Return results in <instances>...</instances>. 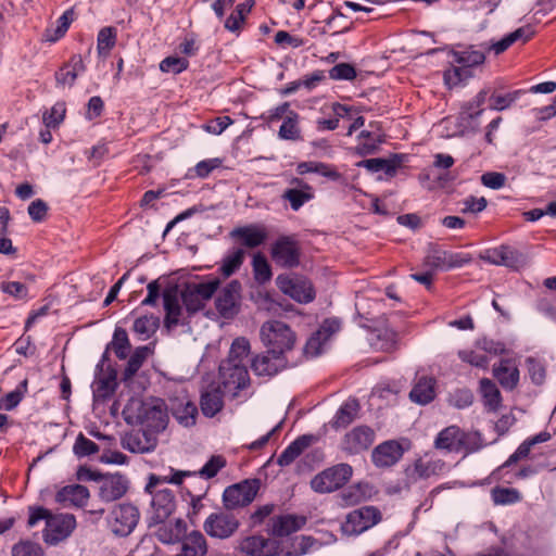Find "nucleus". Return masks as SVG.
I'll return each mask as SVG.
<instances>
[{
	"label": "nucleus",
	"mask_w": 556,
	"mask_h": 556,
	"mask_svg": "<svg viewBox=\"0 0 556 556\" xmlns=\"http://www.w3.org/2000/svg\"><path fill=\"white\" fill-rule=\"evenodd\" d=\"M170 475L159 476L151 475L149 478V482L146 485V491L152 494V509L153 514L151 519L154 523H163L175 510V496L173 492L168 489H162L154 491V489L162 483H174L180 484L185 477H190L197 475V472L192 471H181L169 469Z\"/></svg>",
	"instance_id": "obj_1"
},
{
	"label": "nucleus",
	"mask_w": 556,
	"mask_h": 556,
	"mask_svg": "<svg viewBox=\"0 0 556 556\" xmlns=\"http://www.w3.org/2000/svg\"><path fill=\"white\" fill-rule=\"evenodd\" d=\"M260 336L265 346L283 355L293 350L296 341L295 333L292 329L280 320L264 323L261 327Z\"/></svg>",
	"instance_id": "obj_2"
},
{
	"label": "nucleus",
	"mask_w": 556,
	"mask_h": 556,
	"mask_svg": "<svg viewBox=\"0 0 556 556\" xmlns=\"http://www.w3.org/2000/svg\"><path fill=\"white\" fill-rule=\"evenodd\" d=\"M220 286L218 277H211L200 282L187 283L181 291V302L189 314L201 311L205 303L213 298Z\"/></svg>",
	"instance_id": "obj_3"
},
{
	"label": "nucleus",
	"mask_w": 556,
	"mask_h": 556,
	"mask_svg": "<svg viewBox=\"0 0 556 556\" xmlns=\"http://www.w3.org/2000/svg\"><path fill=\"white\" fill-rule=\"evenodd\" d=\"M352 475V466L345 463H340L317 473L311 480V488L320 494L331 493L341 489L346 482H349Z\"/></svg>",
	"instance_id": "obj_4"
},
{
	"label": "nucleus",
	"mask_w": 556,
	"mask_h": 556,
	"mask_svg": "<svg viewBox=\"0 0 556 556\" xmlns=\"http://www.w3.org/2000/svg\"><path fill=\"white\" fill-rule=\"evenodd\" d=\"M485 55L481 50L468 49L456 53L457 66L444 72V80L448 86H456L471 76V67L484 63Z\"/></svg>",
	"instance_id": "obj_5"
},
{
	"label": "nucleus",
	"mask_w": 556,
	"mask_h": 556,
	"mask_svg": "<svg viewBox=\"0 0 556 556\" xmlns=\"http://www.w3.org/2000/svg\"><path fill=\"white\" fill-rule=\"evenodd\" d=\"M382 516L375 506H363L350 511L341 526L343 534L358 535L380 522Z\"/></svg>",
	"instance_id": "obj_6"
},
{
	"label": "nucleus",
	"mask_w": 556,
	"mask_h": 556,
	"mask_svg": "<svg viewBox=\"0 0 556 556\" xmlns=\"http://www.w3.org/2000/svg\"><path fill=\"white\" fill-rule=\"evenodd\" d=\"M260 485L258 479H247L229 485L223 493L225 508L231 510L250 505L256 497Z\"/></svg>",
	"instance_id": "obj_7"
},
{
	"label": "nucleus",
	"mask_w": 556,
	"mask_h": 556,
	"mask_svg": "<svg viewBox=\"0 0 556 556\" xmlns=\"http://www.w3.org/2000/svg\"><path fill=\"white\" fill-rule=\"evenodd\" d=\"M279 290L299 303H309L315 299V290L309 280L296 275H279L276 279Z\"/></svg>",
	"instance_id": "obj_8"
},
{
	"label": "nucleus",
	"mask_w": 556,
	"mask_h": 556,
	"mask_svg": "<svg viewBox=\"0 0 556 556\" xmlns=\"http://www.w3.org/2000/svg\"><path fill=\"white\" fill-rule=\"evenodd\" d=\"M273 261L280 267L293 268L300 264L301 248L292 236H281L271 245Z\"/></svg>",
	"instance_id": "obj_9"
},
{
	"label": "nucleus",
	"mask_w": 556,
	"mask_h": 556,
	"mask_svg": "<svg viewBox=\"0 0 556 556\" xmlns=\"http://www.w3.org/2000/svg\"><path fill=\"white\" fill-rule=\"evenodd\" d=\"M139 517V510L136 506L124 503L113 508L110 514L109 525L114 534L126 536L135 529Z\"/></svg>",
	"instance_id": "obj_10"
},
{
	"label": "nucleus",
	"mask_w": 556,
	"mask_h": 556,
	"mask_svg": "<svg viewBox=\"0 0 556 556\" xmlns=\"http://www.w3.org/2000/svg\"><path fill=\"white\" fill-rule=\"evenodd\" d=\"M238 518L228 511H218L211 514L203 523V529L207 535L215 539L225 540L232 536L239 529Z\"/></svg>",
	"instance_id": "obj_11"
},
{
	"label": "nucleus",
	"mask_w": 556,
	"mask_h": 556,
	"mask_svg": "<svg viewBox=\"0 0 556 556\" xmlns=\"http://www.w3.org/2000/svg\"><path fill=\"white\" fill-rule=\"evenodd\" d=\"M76 527V519L71 514H58L48 518L43 530V541L49 545H56L67 539Z\"/></svg>",
	"instance_id": "obj_12"
},
{
	"label": "nucleus",
	"mask_w": 556,
	"mask_h": 556,
	"mask_svg": "<svg viewBox=\"0 0 556 556\" xmlns=\"http://www.w3.org/2000/svg\"><path fill=\"white\" fill-rule=\"evenodd\" d=\"M241 283L231 280L218 292L215 307L218 314L226 319L233 318L240 309Z\"/></svg>",
	"instance_id": "obj_13"
},
{
	"label": "nucleus",
	"mask_w": 556,
	"mask_h": 556,
	"mask_svg": "<svg viewBox=\"0 0 556 556\" xmlns=\"http://www.w3.org/2000/svg\"><path fill=\"white\" fill-rule=\"evenodd\" d=\"M472 257L468 253L432 249L425 257V265L432 269L450 270L469 264Z\"/></svg>",
	"instance_id": "obj_14"
},
{
	"label": "nucleus",
	"mask_w": 556,
	"mask_h": 556,
	"mask_svg": "<svg viewBox=\"0 0 556 556\" xmlns=\"http://www.w3.org/2000/svg\"><path fill=\"white\" fill-rule=\"evenodd\" d=\"M268 235L267 227L260 223L239 226L229 232L230 238L242 249H255L263 245L267 241Z\"/></svg>",
	"instance_id": "obj_15"
},
{
	"label": "nucleus",
	"mask_w": 556,
	"mask_h": 556,
	"mask_svg": "<svg viewBox=\"0 0 556 556\" xmlns=\"http://www.w3.org/2000/svg\"><path fill=\"white\" fill-rule=\"evenodd\" d=\"M375 442V431L368 426H357L346 432L341 441V448L350 455L368 450Z\"/></svg>",
	"instance_id": "obj_16"
},
{
	"label": "nucleus",
	"mask_w": 556,
	"mask_h": 556,
	"mask_svg": "<svg viewBox=\"0 0 556 556\" xmlns=\"http://www.w3.org/2000/svg\"><path fill=\"white\" fill-rule=\"evenodd\" d=\"M117 388V372L111 367L97 366V374L92 383L94 401L104 402L110 399Z\"/></svg>",
	"instance_id": "obj_17"
},
{
	"label": "nucleus",
	"mask_w": 556,
	"mask_h": 556,
	"mask_svg": "<svg viewBox=\"0 0 556 556\" xmlns=\"http://www.w3.org/2000/svg\"><path fill=\"white\" fill-rule=\"evenodd\" d=\"M286 365L285 355L268 348L265 353L252 359L251 368L257 376L271 377L283 369Z\"/></svg>",
	"instance_id": "obj_18"
},
{
	"label": "nucleus",
	"mask_w": 556,
	"mask_h": 556,
	"mask_svg": "<svg viewBox=\"0 0 556 556\" xmlns=\"http://www.w3.org/2000/svg\"><path fill=\"white\" fill-rule=\"evenodd\" d=\"M128 490V480L123 475L102 476L99 481V497L103 502H114L123 497Z\"/></svg>",
	"instance_id": "obj_19"
},
{
	"label": "nucleus",
	"mask_w": 556,
	"mask_h": 556,
	"mask_svg": "<svg viewBox=\"0 0 556 556\" xmlns=\"http://www.w3.org/2000/svg\"><path fill=\"white\" fill-rule=\"evenodd\" d=\"M219 372L225 389L238 391L244 389L250 381L247 365L222 364Z\"/></svg>",
	"instance_id": "obj_20"
},
{
	"label": "nucleus",
	"mask_w": 556,
	"mask_h": 556,
	"mask_svg": "<svg viewBox=\"0 0 556 556\" xmlns=\"http://www.w3.org/2000/svg\"><path fill=\"white\" fill-rule=\"evenodd\" d=\"M167 405L168 410L181 426L190 427L195 424L198 408L186 396L169 399Z\"/></svg>",
	"instance_id": "obj_21"
},
{
	"label": "nucleus",
	"mask_w": 556,
	"mask_h": 556,
	"mask_svg": "<svg viewBox=\"0 0 556 556\" xmlns=\"http://www.w3.org/2000/svg\"><path fill=\"white\" fill-rule=\"evenodd\" d=\"M290 184L294 187L287 189L281 198L289 201L293 211H299L306 202L314 199V189L300 178H293Z\"/></svg>",
	"instance_id": "obj_22"
},
{
	"label": "nucleus",
	"mask_w": 556,
	"mask_h": 556,
	"mask_svg": "<svg viewBox=\"0 0 556 556\" xmlns=\"http://www.w3.org/2000/svg\"><path fill=\"white\" fill-rule=\"evenodd\" d=\"M89 497V490L81 484L65 485L55 494V501L63 507H84Z\"/></svg>",
	"instance_id": "obj_23"
},
{
	"label": "nucleus",
	"mask_w": 556,
	"mask_h": 556,
	"mask_svg": "<svg viewBox=\"0 0 556 556\" xmlns=\"http://www.w3.org/2000/svg\"><path fill=\"white\" fill-rule=\"evenodd\" d=\"M86 71L83 56L74 54L68 62L63 64L59 71L55 72V81L58 87H73L79 74Z\"/></svg>",
	"instance_id": "obj_24"
},
{
	"label": "nucleus",
	"mask_w": 556,
	"mask_h": 556,
	"mask_svg": "<svg viewBox=\"0 0 556 556\" xmlns=\"http://www.w3.org/2000/svg\"><path fill=\"white\" fill-rule=\"evenodd\" d=\"M403 452V447L399 442L387 441L375 447L371 459L378 467H390L402 457Z\"/></svg>",
	"instance_id": "obj_25"
},
{
	"label": "nucleus",
	"mask_w": 556,
	"mask_h": 556,
	"mask_svg": "<svg viewBox=\"0 0 556 556\" xmlns=\"http://www.w3.org/2000/svg\"><path fill=\"white\" fill-rule=\"evenodd\" d=\"M165 319L164 324L168 329L177 327L179 324H184L185 316L180 305L181 295L178 296L177 291L168 290L163 294Z\"/></svg>",
	"instance_id": "obj_26"
},
{
	"label": "nucleus",
	"mask_w": 556,
	"mask_h": 556,
	"mask_svg": "<svg viewBox=\"0 0 556 556\" xmlns=\"http://www.w3.org/2000/svg\"><path fill=\"white\" fill-rule=\"evenodd\" d=\"M435 379L431 376H417L416 382L409 392L412 402L426 405L435 397Z\"/></svg>",
	"instance_id": "obj_27"
},
{
	"label": "nucleus",
	"mask_w": 556,
	"mask_h": 556,
	"mask_svg": "<svg viewBox=\"0 0 556 556\" xmlns=\"http://www.w3.org/2000/svg\"><path fill=\"white\" fill-rule=\"evenodd\" d=\"M464 431L457 426H450L439 432L435 438L434 446L438 450H444L451 453H459L462 452V443Z\"/></svg>",
	"instance_id": "obj_28"
},
{
	"label": "nucleus",
	"mask_w": 556,
	"mask_h": 556,
	"mask_svg": "<svg viewBox=\"0 0 556 556\" xmlns=\"http://www.w3.org/2000/svg\"><path fill=\"white\" fill-rule=\"evenodd\" d=\"M306 522L305 517L281 515L271 519L270 532L275 536H287L299 531Z\"/></svg>",
	"instance_id": "obj_29"
},
{
	"label": "nucleus",
	"mask_w": 556,
	"mask_h": 556,
	"mask_svg": "<svg viewBox=\"0 0 556 556\" xmlns=\"http://www.w3.org/2000/svg\"><path fill=\"white\" fill-rule=\"evenodd\" d=\"M317 438L313 434H303L289 444L278 457V465L289 466L292 464L307 447L314 444Z\"/></svg>",
	"instance_id": "obj_30"
},
{
	"label": "nucleus",
	"mask_w": 556,
	"mask_h": 556,
	"mask_svg": "<svg viewBox=\"0 0 556 556\" xmlns=\"http://www.w3.org/2000/svg\"><path fill=\"white\" fill-rule=\"evenodd\" d=\"M168 405L157 403L143 410L142 421L152 431L160 432L166 428L168 421Z\"/></svg>",
	"instance_id": "obj_31"
},
{
	"label": "nucleus",
	"mask_w": 556,
	"mask_h": 556,
	"mask_svg": "<svg viewBox=\"0 0 556 556\" xmlns=\"http://www.w3.org/2000/svg\"><path fill=\"white\" fill-rule=\"evenodd\" d=\"M493 375L506 390H513L519 381V369L511 359H502L493 367Z\"/></svg>",
	"instance_id": "obj_32"
},
{
	"label": "nucleus",
	"mask_w": 556,
	"mask_h": 556,
	"mask_svg": "<svg viewBox=\"0 0 556 556\" xmlns=\"http://www.w3.org/2000/svg\"><path fill=\"white\" fill-rule=\"evenodd\" d=\"M240 549L249 556H271L274 543L263 536L253 535L241 541Z\"/></svg>",
	"instance_id": "obj_33"
},
{
	"label": "nucleus",
	"mask_w": 556,
	"mask_h": 556,
	"mask_svg": "<svg viewBox=\"0 0 556 556\" xmlns=\"http://www.w3.org/2000/svg\"><path fill=\"white\" fill-rule=\"evenodd\" d=\"M200 406L206 417H213L220 412L224 406L220 387H211L202 392Z\"/></svg>",
	"instance_id": "obj_34"
},
{
	"label": "nucleus",
	"mask_w": 556,
	"mask_h": 556,
	"mask_svg": "<svg viewBox=\"0 0 556 556\" xmlns=\"http://www.w3.org/2000/svg\"><path fill=\"white\" fill-rule=\"evenodd\" d=\"M207 544L204 535L199 531H192L181 543L180 553L176 556H205Z\"/></svg>",
	"instance_id": "obj_35"
},
{
	"label": "nucleus",
	"mask_w": 556,
	"mask_h": 556,
	"mask_svg": "<svg viewBox=\"0 0 556 556\" xmlns=\"http://www.w3.org/2000/svg\"><path fill=\"white\" fill-rule=\"evenodd\" d=\"M359 412V403L356 399L346 400L338 409L331 427L334 429L345 428L355 420Z\"/></svg>",
	"instance_id": "obj_36"
},
{
	"label": "nucleus",
	"mask_w": 556,
	"mask_h": 556,
	"mask_svg": "<svg viewBox=\"0 0 556 556\" xmlns=\"http://www.w3.org/2000/svg\"><path fill=\"white\" fill-rule=\"evenodd\" d=\"M187 532V525L182 519H176L174 522L162 523L156 531L157 539L166 544L180 541Z\"/></svg>",
	"instance_id": "obj_37"
},
{
	"label": "nucleus",
	"mask_w": 556,
	"mask_h": 556,
	"mask_svg": "<svg viewBox=\"0 0 556 556\" xmlns=\"http://www.w3.org/2000/svg\"><path fill=\"white\" fill-rule=\"evenodd\" d=\"M489 260L495 265H504L511 268H518L523 264L522 254L505 245L495 249Z\"/></svg>",
	"instance_id": "obj_38"
},
{
	"label": "nucleus",
	"mask_w": 556,
	"mask_h": 556,
	"mask_svg": "<svg viewBox=\"0 0 556 556\" xmlns=\"http://www.w3.org/2000/svg\"><path fill=\"white\" fill-rule=\"evenodd\" d=\"M155 442L146 432L137 431L123 439V447L131 453H147L154 448Z\"/></svg>",
	"instance_id": "obj_39"
},
{
	"label": "nucleus",
	"mask_w": 556,
	"mask_h": 556,
	"mask_svg": "<svg viewBox=\"0 0 556 556\" xmlns=\"http://www.w3.org/2000/svg\"><path fill=\"white\" fill-rule=\"evenodd\" d=\"M296 172L300 175L316 173L331 180H338L341 177L340 173L336 169L334 166L315 161L299 163L296 166Z\"/></svg>",
	"instance_id": "obj_40"
},
{
	"label": "nucleus",
	"mask_w": 556,
	"mask_h": 556,
	"mask_svg": "<svg viewBox=\"0 0 556 556\" xmlns=\"http://www.w3.org/2000/svg\"><path fill=\"white\" fill-rule=\"evenodd\" d=\"M480 392L488 410L495 412L500 408L502 395L498 388L491 379L483 378L480 380Z\"/></svg>",
	"instance_id": "obj_41"
},
{
	"label": "nucleus",
	"mask_w": 556,
	"mask_h": 556,
	"mask_svg": "<svg viewBox=\"0 0 556 556\" xmlns=\"http://www.w3.org/2000/svg\"><path fill=\"white\" fill-rule=\"evenodd\" d=\"M278 136L280 139L299 141L302 140L301 128L299 126V114L295 112H289L283 119Z\"/></svg>",
	"instance_id": "obj_42"
},
{
	"label": "nucleus",
	"mask_w": 556,
	"mask_h": 556,
	"mask_svg": "<svg viewBox=\"0 0 556 556\" xmlns=\"http://www.w3.org/2000/svg\"><path fill=\"white\" fill-rule=\"evenodd\" d=\"M245 258V251L242 248H235L230 250L223 258L222 266L219 268L224 277H230L235 274L243 264Z\"/></svg>",
	"instance_id": "obj_43"
},
{
	"label": "nucleus",
	"mask_w": 556,
	"mask_h": 556,
	"mask_svg": "<svg viewBox=\"0 0 556 556\" xmlns=\"http://www.w3.org/2000/svg\"><path fill=\"white\" fill-rule=\"evenodd\" d=\"M250 353V342L248 339L243 337H239L233 340L229 355L226 362L223 364H230V365H245V358L248 357Z\"/></svg>",
	"instance_id": "obj_44"
},
{
	"label": "nucleus",
	"mask_w": 556,
	"mask_h": 556,
	"mask_svg": "<svg viewBox=\"0 0 556 556\" xmlns=\"http://www.w3.org/2000/svg\"><path fill=\"white\" fill-rule=\"evenodd\" d=\"M381 141L370 131L363 130L357 136V144L353 152L358 156H366L377 152Z\"/></svg>",
	"instance_id": "obj_45"
},
{
	"label": "nucleus",
	"mask_w": 556,
	"mask_h": 556,
	"mask_svg": "<svg viewBox=\"0 0 556 556\" xmlns=\"http://www.w3.org/2000/svg\"><path fill=\"white\" fill-rule=\"evenodd\" d=\"M330 331L326 326H320V328L314 332L307 340L304 346V353L307 356H317L321 353L323 345L329 340Z\"/></svg>",
	"instance_id": "obj_46"
},
{
	"label": "nucleus",
	"mask_w": 556,
	"mask_h": 556,
	"mask_svg": "<svg viewBox=\"0 0 556 556\" xmlns=\"http://www.w3.org/2000/svg\"><path fill=\"white\" fill-rule=\"evenodd\" d=\"M150 349L148 346H139L130 355L127 366L123 372V380L128 381L137 374L143 362L148 358Z\"/></svg>",
	"instance_id": "obj_47"
},
{
	"label": "nucleus",
	"mask_w": 556,
	"mask_h": 556,
	"mask_svg": "<svg viewBox=\"0 0 556 556\" xmlns=\"http://www.w3.org/2000/svg\"><path fill=\"white\" fill-rule=\"evenodd\" d=\"M253 276L257 283L264 285L271 279L273 273L270 265L262 253H255L252 258Z\"/></svg>",
	"instance_id": "obj_48"
},
{
	"label": "nucleus",
	"mask_w": 556,
	"mask_h": 556,
	"mask_svg": "<svg viewBox=\"0 0 556 556\" xmlns=\"http://www.w3.org/2000/svg\"><path fill=\"white\" fill-rule=\"evenodd\" d=\"M109 349H111L119 359H125L128 356L130 342L125 329L119 327L115 329L113 340L111 341Z\"/></svg>",
	"instance_id": "obj_49"
},
{
	"label": "nucleus",
	"mask_w": 556,
	"mask_h": 556,
	"mask_svg": "<svg viewBox=\"0 0 556 556\" xmlns=\"http://www.w3.org/2000/svg\"><path fill=\"white\" fill-rule=\"evenodd\" d=\"M491 497L495 505H510L521 501V494L517 489L495 486L491 491Z\"/></svg>",
	"instance_id": "obj_50"
},
{
	"label": "nucleus",
	"mask_w": 556,
	"mask_h": 556,
	"mask_svg": "<svg viewBox=\"0 0 556 556\" xmlns=\"http://www.w3.org/2000/svg\"><path fill=\"white\" fill-rule=\"evenodd\" d=\"M159 327V318L153 315L141 316L134 323V331L140 336L142 340L149 339Z\"/></svg>",
	"instance_id": "obj_51"
},
{
	"label": "nucleus",
	"mask_w": 556,
	"mask_h": 556,
	"mask_svg": "<svg viewBox=\"0 0 556 556\" xmlns=\"http://www.w3.org/2000/svg\"><path fill=\"white\" fill-rule=\"evenodd\" d=\"M116 43V30L103 27L98 34L97 50L100 55H108Z\"/></svg>",
	"instance_id": "obj_52"
},
{
	"label": "nucleus",
	"mask_w": 556,
	"mask_h": 556,
	"mask_svg": "<svg viewBox=\"0 0 556 556\" xmlns=\"http://www.w3.org/2000/svg\"><path fill=\"white\" fill-rule=\"evenodd\" d=\"M444 468L442 460H422L418 459L414 465V472L420 479L438 475Z\"/></svg>",
	"instance_id": "obj_53"
},
{
	"label": "nucleus",
	"mask_w": 556,
	"mask_h": 556,
	"mask_svg": "<svg viewBox=\"0 0 556 556\" xmlns=\"http://www.w3.org/2000/svg\"><path fill=\"white\" fill-rule=\"evenodd\" d=\"M66 109L63 102L55 103L49 111L42 115V122L48 128H56L65 117Z\"/></svg>",
	"instance_id": "obj_54"
},
{
	"label": "nucleus",
	"mask_w": 556,
	"mask_h": 556,
	"mask_svg": "<svg viewBox=\"0 0 556 556\" xmlns=\"http://www.w3.org/2000/svg\"><path fill=\"white\" fill-rule=\"evenodd\" d=\"M458 356L463 362L478 368H486L489 364V356L478 348L475 350H460Z\"/></svg>",
	"instance_id": "obj_55"
},
{
	"label": "nucleus",
	"mask_w": 556,
	"mask_h": 556,
	"mask_svg": "<svg viewBox=\"0 0 556 556\" xmlns=\"http://www.w3.org/2000/svg\"><path fill=\"white\" fill-rule=\"evenodd\" d=\"M526 365L531 381L538 386L542 384L546 378V367L544 363L538 358L528 357Z\"/></svg>",
	"instance_id": "obj_56"
},
{
	"label": "nucleus",
	"mask_w": 556,
	"mask_h": 556,
	"mask_svg": "<svg viewBox=\"0 0 556 556\" xmlns=\"http://www.w3.org/2000/svg\"><path fill=\"white\" fill-rule=\"evenodd\" d=\"M73 452L77 457L81 458L98 453L99 446L83 433H79L75 440Z\"/></svg>",
	"instance_id": "obj_57"
},
{
	"label": "nucleus",
	"mask_w": 556,
	"mask_h": 556,
	"mask_svg": "<svg viewBox=\"0 0 556 556\" xmlns=\"http://www.w3.org/2000/svg\"><path fill=\"white\" fill-rule=\"evenodd\" d=\"M226 466V459L222 455L212 456L207 463L198 471L200 477L205 479L214 478L220 469Z\"/></svg>",
	"instance_id": "obj_58"
},
{
	"label": "nucleus",
	"mask_w": 556,
	"mask_h": 556,
	"mask_svg": "<svg viewBox=\"0 0 556 556\" xmlns=\"http://www.w3.org/2000/svg\"><path fill=\"white\" fill-rule=\"evenodd\" d=\"M12 556H45V552L39 544L24 541L13 546Z\"/></svg>",
	"instance_id": "obj_59"
},
{
	"label": "nucleus",
	"mask_w": 556,
	"mask_h": 556,
	"mask_svg": "<svg viewBox=\"0 0 556 556\" xmlns=\"http://www.w3.org/2000/svg\"><path fill=\"white\" fill-rule=\"evenodd\" d=\"M188 60L178 56H167L160 63V70L164 73L179 74L187 70Z\"/></svg>",
	"instance_id": "obj_60"
},
{
	"label": "nucleus",
	"mask_w": 556,
	"mask_h": 556,
	"mask_svg": "<svg viewBox=\"0 0 556 556\" xmlns=\"http://www.w3.org/2000/svg\"><path fill=\"white\" fill-rule=\"evenodd\" d=\"M329 76L336 80H352L356 76V71L349 63H339L329 71Z\"/></svg>",
	"instance_id": "obj_61"
},
{
	"label": "nucleus",
	"mask_w": 556,
	"mask_h": 556,
	"mask_svg": "<svg viewBox=\"0 0 556 556\" xmlns=\"http://www.w3.org/2000/svg\"><path fill=\"white\" fill-rule=\"evenodd\" d=\"M0 289L2 292L10 294L17 300L25 299L28 293L26 285L18 281H2L0 283Z\"/></svg>",
	"instance_id": "obj_62"
},
{
	"label": "nucleus",
	"mask_w": 556,
	"mask_h": 556,
	"mask_svg": "<svg viewBox=\"0 0 556 556\" xmlns=\"http://www.w3.org/2000/svg\"><path fill=\"white\" fill-rule=\"evenodd\" d=\"M462 204H463V207L460 210L462 213L476 214V213L482 212L486 207L488 202H486V199L483 197L476 198L473 195H470V197L466 198L465 200H463Z\"/></svg>",
	"instance_id": "obj_63"
},
{
	"label": "nucleus",
	"mask_w": 556,
	"mask_h": 556,
	"mask_svg": "<svg viewBox=\"0 0 556 556\" xmlns=\"http://www.w3.org/2000/svg\"><path fill=\"white\" fill-rule=\"evenodd\" d=\"M518 91L506 94H492L490 98V108L492 110L502 111L511 105L517 99Z\"/></svg>",
	"instance_id": "obj_64"
}]
</instances>
